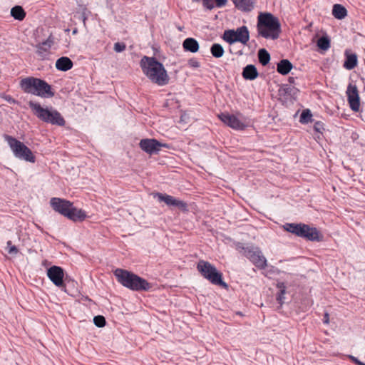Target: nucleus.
<instances>
[{
	"label": "nucleus",
	"mask_w": 365,
	"mask_h": 365,
	"mask_svg": "<svg viewBox=\"0 0 365 365\" xmlns=\"http://www.w3.org/2000/svg\"><path fill=\"white\" fill-rule=\"evenodd\" d=\"M143 73L154 83L163 86L169 82L163 65L154 57L143 56L140 62Z\"/></svg>",
	"instance_id": "obj_1"
},
{
	"label": "nucleus",
	"mask_w": 365,
	"mask_h": 365,
	"mask_svg": "<svg viewBox=\"0 0 365 365\" xmlns=\"http://www.w3.org/2000/svg\"><path fill=\"white\" fill-rule=\"evenodd\" d=\"M258 34L264 38L277 39L281 33V25L277 17L270 13H259L257 16Z\"/></svg>",
	"instance_id": "obj_2"
},
{
	"label": "nucleus",
	"mask_w": 365,
	"mask_h": 365,
	"mask_svg": "<svg viewBox=\"0 0 365 365\" xmlns=\"http://www.w3.org/2000/svg\"><path fill=\"white\" fill-rule=\"evenodd\" d=\"M20 87L26 93L41 98H51L54 96L51 86L44 80L35 77H26L20 81Z\"/></svg>",
	"instance_id": "obj_3"
},
{
	"label": "nucleus",
	"mask_w": 365,
	"mask_h": 365,
	"mask_svg": "<svg viewBox=\"0 0 365 365\" xmlns=\"http://www.w3.org/2000/svg\"><path fill=\"white\" fill-rule=\"evenodd\" d=\"M114 274L119 283L133 291H148L151 285L143 278L123 269H116Z\"/></svg>",
	"instance_id": "obj_4"
},
{
	"label": "nucleus",
	"mask_w": 365,
	"mask_h": 365,
	"mask_svg": "<svg viewBox=\"0 0 365 365\" xmlns=\"http://www.w3.org/2000/svg\"><path fill=\"white\" fill-rule=\"evenodd\" d=\"M50 205L56 212L73 221H82L86 217L83 210L74 207L73 203L67 200L52 197L50 200Z\"/></svg>",
	"instance_id": "obj_5"
},
{
	"label": "nucleus",
	"mask_w": 365,
	"mask_h": 365,
	"mask_svg": "<svg viewBox=\"0 0 365 365\" xmlns=\"http://www.w3.org/2000/svg\"><path fill=\"white\" fill-rule=\"evenodd\" d=\"M30 108L34 112V115L41 120L51 123L52 125H57L63 126L65 125V120L61 113L53 108H44L38 103L30 101L29 103Z\"/></svg>",
	"instance_id": "obj_6"
},
{
	"label": "nucleus",
	"mask_w": 365,
	"mask_h": 365,
	"mask_svg": "<svg viewBox=\"0 0 365 365\" xmlns=\"http://www.w3.org/2000/svg\"><path fill=\"white\" fill-rule=\"evenodd\" d=\"M284 230L297 237L305 238L310 241H319V232L315 227L304 223H286L283 225Z\"/></svg>",
	"instance_id": "obj_7"
},
{
	"label": "nucleus",
	"mask_w": 365,
	"mask_h": 365,
	"mask_svg": "<svg viewBox=\"0 0 365 365\" xmlns=\"http://www.w3.org/2000/svg\"><path fill=\"white\" fill-rule=\"evenodd\" d=\"M4 139L16 158L26 162L35 163L36 158L34 155L24 143L8 135H4Z\"/></svg>",
	"instance_id": "obj_8"
},
{
	"label": "nucleus",
	"mask_w": 365,
	"mask_h": 365,
	"mask_svg": "<svg viewBox=\"0 0 365 365\" xmlns=\"http://www.w3.org/2000/svg\"><path fill=\"white\" fill-rule=\"evenodd\" d=\"M200 274L212 284L227 287V284L222 280V274L210 262L201 260L197 265Z\"/></svg>",
	"instance_id": "obj_9"
},
{
	"label": "nucleus",
	"mask_w": 365,
	"mask_h": 365,
	"mask_svg": "<svg viewBox=\"0 0 365 365\" xmlns=\"http://www.w3.org/2000/svg\"><path fill=\"white\" fill-rule=\"evenodd\" d=\"M223 38L230 44L240 42L246 45L250 39V33L245 26L237 28L236 30H227L224 32Z\"/></svg>",
	"instance_id": "obj_10"
},
{
	"label": "nucleus",
	"mask_w": 365,
	"mask_h": 365,
	"mask_svg": "<svg viewBox=\"0 0 365 365\" xmlns=\"http://www.w3.org/2000/svg\"><path fill=\"white\" fill-rule=\"evenodd\" d=\"M218 118L225 125L234 130H242L248 125V123L247 122L245 117L241 113L232 115L228 113H222L218 115Z\"/></svg>",
	"instance_id": "obj_11"
},
{
	"label": "nucleus",
	"mask_w": 365,
	"mask_h": 365,
	"mask_svg": "<svg viewBox=\"0 0 365 365\" xmlns=\"http://www.w3.org/2000/svg\"><path fill=\"white\" fill-rule=\"evenodd\" d=\"M244 255L258 269H264L267 265V261L262 251L258 247H245Z\"/></svg>",
	"instance_id": "obj_12"
},
{
	"label": "nucleus",
	"mask_w": 365,
	"mask_h": 365,
	"mask_svg": "<svg viewBox=\"0 0 365 365\" xmlns=\"http://www.w3.org/2000/svg\"><path fill=\"white\" fill-rule=\"evenodd\" d=\"M139 145L143 151L150 155L157 154L161 148H169L168 144L162 143L154 138L143 139L140 141Z\"/></svg>",
	"instance_id": "obj_13"
},
{
	"label": "nucleus",
	"mask_w": 365,
	"mask_h": 365,
	"mask_svg": "<svg viewBox=\"0 0 365 365\" xmlns=\"http://www.w3.org/2000/svg\"><path fill=\"white\" fill-rule=\"evenodd\" d=\"M47 276L49 279L58 287H65L63 282L64 272L61 267L52 266L47 270Z\"/></svg>",
	"instance_id": "obj_14"
},
{
	"label": "nucleus",
	"mask_w": 365,
	"mask_h": 365,
	"mask_svg": "<svg viewBox=\"0 0 365 365\" xmlns=\"http://www.w3.org/2000/svg\"><path fill=\"white\" fill-rule=\"evenodd\" d=\"M346 93L350 108L354 111H358L360 106V101L357 86L349 83Z\"/></svg>",
	"instance_id": "obj_15"
},
{
	"label": "nucleus",
	"mask_w": 365,
	"mask_h": 365,
	"mask_svg": "<svg viewBox=\"0 0 365 365\" xmlns=\"http://www.w3.org/2000/svg\"><path fill=\"white\" fill-rule=\"evenodd\" d=\"M155 196L160 202H164L168 206L177 207L181 210H187V205L184 201L177 199L171 195L163 193H156Z\"/></svg>",
	"instance_id": "obj_16"
},
{
	"label": "nucleus",
	"mask_w": 365,
	"mask_h": 365,
	"mask_svg": "<svg viewBox=\"0 0 365 365\" xmlns=\"http://www.w3.org/2000/svg\"><path fill=\"white\" fill-rule=\"evenodd\" d=\"M281 96H284L286 100L292 101L296 99L299 90L293 86L285 85L282 89L279 90Z\"/></svg>",
	"instance_id": "obj_17"
},
{
	"label": "nucleus",
	"mask_w": 365,
	"mask_h": 365,
	"mask_svg": "<svg viewBox=\"0 0 365 365\" xmlns=\"http://www.w3.org/2000/svg\"><path fill=\"white\" fill-rule=\"evenodd\" d=\"M237 9L242 11H250L254 9L255 0H232Z\"/></svg>",
	"instance_id": "obj_18"
},
{
	"label": "nucleus",
	"mask_w": 365,
	"mask_h": 365,
	"mask_svg": "<svg viewBox=\"0 0 365 365\" xmlns=\"http://www.w3.org/2000/svg\"><path fill=\"white\" fill-rule=\"evenodd\" d=\"M182 47L185 51L196 53L199 50V43L197 41L193 38H187L182 43Z\"/></svg>",
	"instance_id": "obj_19"
},
{
	"label": "nucleus",
	"mask_w": 365,
	"mask_h": 365,
	"mask_svg": "<svg viewBox=\"0 0 365 365\" xmlns=\"http://www.w3.org/2000/svg\"><path fill=\"white\" fill-rule=\"evenodd\" d=\"M73 67L72 61L68 57H61L56 62V68L58 71H67Z\"/></svg>",
	"instance_id": "obj_20"
},
{
	"label": "nucleus",
	"mask_w": 365,
	"mask_h": 365,
	"mask_svg": "<svg viewBox=\"0 0 365 365\" xmlns=\"http://www.w3.org/2000/svg\"><path fill=\"white\" fill-rule=\"evenodd\" d=\"M242 76L246 80H254L258 76L257 70L254 65H247L243 69Z\"/></svg>",
	"instance_id": "obj_21"
},
{
	"label": "nucleus",
	"mask_w": 365,
	"mask_h": 365,
	"mask_svg": "<svg viewBox=\"0 0 365 365\" xmlns=\"http://www.w3.org/2000/svg\"><path fill=\"white\" fill-rule=\"evenodd\" d=\"M292 68V64L287 59H283L277 63V71L282 75H287Z\"/></svg>",
	"instance_id": "obj_22"
},
{
	"label": "nucleus",
	"mask_w": 365,
	"mask_h": 365,
	"mask_svg": "<svg viewBox=\"0 0 365 365\" xmlns=\"http://www.w3.org/2000/svg\"><path fill=\"white\" fill-rule=\"evenodd\" d=\"M53 40L51 37H48L47 40L45 41L38 44L36 46L37 53L41 56L44 55L45 53L48 52L53 44Z\"/></svg>",
	"instance_id": "obj_23"
},
{
	"label": "nucleus",
	"mask_w": 365,
	"mask_h": 365,
	"mask_svg": "<svg viewBox=\"0 0 365 365\" xmlns=\"http://www.w3.org/2000/svg\"><path fill=\"white\" fill-rule=\"evenodd\" d=\"M332 14L337 19H343L347 15V11L342 5L336 4L333 6Z\"/></svg>",
	"instance_id": "obj_24"
},
{
	"label": "nucleus",
	"mask_w": 365,
	"mask_h": 365,
	"mask_svg": "<svg viewBox=\"0 0 365 365\" xmlns=\"http://www.w3.org/2000/svg\"><path fill=\"white\" fill-rule=\"evenodd\" d=\"M11 15L15 19L22 21L26 16V12L21 6H15L11 10Z\"/></svg>",
	"instance_id": "obj_25"
},
{
	"label": "nucleus",
	"mask_w": 365,
	"mask_h": 365,
	"mask_svg": "<svg viewBox=\"0 0 365 365\" xmlns=\"http://www.w3.org/2000/svg\"><path fill=\"white\" fill-rule=\"evenodd\" d=\"M357 65V56L356 54H350L346 56L344 67L347 70L354 68Z\"/></svg>",
	"instance_id": "obj_26"
},
{
	"label": "nucleus",
	"mask_w": 365,
	"mask_h": 365,
	"mask_svg": "<svg viewBox=\"0 0 365 365\" xmlns=\"http://www.w3.org/2000/svg\"><path fill=\"white\" fill-rule=\"evenodd\" d=\"M258 58L262 66H266L270 61V55L267 50L262 48L258 52Z\"/></svg>",
	"instance_id": "obj_27"
},
{
	"label": "nucleus",
	"mask_w": 365,
	"mask_h": 365,
	"mask_svg": "<svg viewBox=\"0 0 365 365\" xmlns=\"http://www.w3.org/2000/svg\"><path fill=\"white\" fill-rule=\"evenodd\" d=\"M277 287L279 289V292L277 296V301L279 302L281 307L284 304L286 286L284 282H278Z\"/></svg>",
	"instance_id": "obj_28"
},
{
	"label": "nucleus",
	"mask_w": 365,
	"mask_h": 365,
	"mask_svg": "<svg viewBox=\"0 0 365 365\" xmlns=\"http://www.w3.org/2000/svg\"><path fill=\"white\" fill-rule=\"evenodd\" d=\"M212 55L215 58H220L224 54V48L219 43H214L210 48Z\"/></svg>",
	"instance_id": "obj_29"
},
{
	"label": "nucleus",
	"mask_w": 365,
	"mask_h": 365,
	"mask_svg": "<svg viewBox=\"0 0 365 365\" xmlns=\"http://www.w3.org/2000/svg\"><path fill=\"white\" fill-rule=\"evenodd\" d=\"M317 46L324 50L327 51L330 47V41L327 37L322 36L317 41Z\"/></svg>",
	"instance_id": "obj_30"
},
{
	"label": "nucleus",
	"mask_w": 365,
	"mask_h": 365,
	"mask_svg": "<svg viewBox=\"0 0 365 365\" xmlns=\"http://www.w3.org/2000/svg\"><path fill=\"white\" fill-rule=\"evenodd\" d=\"M312 114L309 109L304 110L300 115L299 122L302 124H306L312 121Z\"/></svg>",
	"instance_id": "obj_31"
},
{
	"label": "nucleus",
	"mask_w": 365,
	"mask_h": 365,
	"mask_svg": "<svg viewBox=\"0 0 365 365\" xmlns=\"http://www.w3.org/2000/svg\"><path fill=\"white\" fill-rule=\"evenodd\" d=\"M93 322L98 327H103L106 325V319L104 317L98 315L93 318Z\"/></svg>",
	"instance_id": "obj_32"
},
{
	"label": "nucleus",
	"mask_w": 365,
	"mask_h": 365,
	"mask_svg": "<svg viewBox=\"0 0 365 365\" xmlns=\"http://www.w3.org/2000/svg\"><path fill=\"white\" fill-rule=\"evenodd\" d=\"M7 249L8 252L11 255H16L19 252L17 247L15 245H13L10 240L7 242Z\"/></svg>",
	"instance_id": "obj_33"
},
{
	"label": "nucleus",
	"mask_w": 365,
	"mask_h": 365,
	"mask_svg": "<svg viewBox=\"0 0 365 365\" xmlns=\"http://www.w3.org/2000/svg\"><path fill=\"white\" fill-rule=\"evenodd\" d=\"M313 128H314V131H316L319 134H322V132L324 130V124L321 121H317L314 123Z\"/></svg>",
	"instance_id": "obj_34"
},
{
	"label": "nucleus",
	"mask_w": 365,
	"mask_h": 365,
	"mask_svg": "<svg viewBox=\"0 0 365 365\" xmlns=\"http://www.w3.org/2000/svg\"><path fill=\"white\" fill-rule=\"evenodd\" d=\"M203 6L207 8V9H212L215 6L214 5V0H202Z\"/></svg>",
	"instance_id": "obj_35"
},
{
	"label": "nucleus",
	"mask_w": 365,
	"mask_h": 365,
	"mask_svg": "<svg viewBox=\"0 0 365 365\" xmlns=\"http://www.w3.org/2000/svg\"><path fill=\"white\" fill-rule=\"evenodd\" d=\"M125 49V45L123 43H115L114 44V50L116 52H122Z\"/></svg>",
	"instance_id": "obj_36"
},
{
	"label": "nucleus",
	"mask_w": 365,
	"mask_h": 365,
	"mask_svg": "<svg viewBox=\"0 0 365 365\" xmlns=\"http://www.w3.org/2000/svg\"><path fill=\"white\" fill-rule=\"evenodd\" d=\"M188 65L192 68L200 67V63L195 58H191L188 61Z\"/></svg>",
	"instance_id": "obj_37"
},
{
	"label": "nucleus",
	"mask_w": 365,
	"mask_h": 365,
	"mask_svg": "<svg viewBox=\"0 0 365 365\" xmlns=\"http://www.w3.org/2000/svg\"><path fill=\"white\" fill-rule=\"evenodd\" d=\"M349 358L351 360L352 362L355 363L357 365H365V364L361 361H359L356 357L349 355Z\"/></svg>",
	"instance_id": "obj_38"
},
{
	"label": "nucleus",
	"mask_w": 365,
	"mask_h": 365,
	"mask_svg": "<svg viewBox=\"0 0 365 365\" xmlns=\"http://www.w3.org/2000/svg\"><path fill=\"white\" fill-rule=\"evenodd\" d=\"M217 7H222L226 5L227 0H214Z\"/></svg>",
	"instance_id": "obj_39"
},
{
	"label": "nucleus",
	"mask_w": 365,
	"mask_h": 365,
	"mask_svg": "<svg viewBox=\"0 0 365 365\" xmlns=\"http://www.w3.org/2000/svg\"><path fill=\"white\" fill-rule=\"evenodd\" d=\"M4 98L9 103H16L17 101L9 95L4 96Z\"/></svg>",
	"instance_id": "obj_40"
},
{
	"label": "nucleus",
	"mask_w": 365,
	"mask_h": 365,
	"mask_svg": "<svg viewBox=\"0 0 365 365\" xmlns=\"http://www.w3.org/2000/svg\"><path fill=\"white\" fill-rule=\"evenodd\" d=\"M329 322V314L326 312L324 315V323L328 324Z\"/></svg>",
	"instance_id": "obj_41"
},
{
	"label": "nucleus",
	"mask_w": 365,
	"mask_h": 365,
	"mask_svg": "<svg viewBox=\"0 0 365 365\" xmlns=\"http://www.w3.org/2000/svg\"><path fill=\"white\" fill-rule=\"evenodd\" d=\"M77 33H78V29L76 28V29H74L73 30L72 34H76Z\"/></svg>",
	"instance_id": "obj_42"
}]
</instances>
